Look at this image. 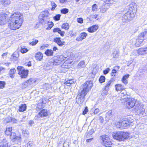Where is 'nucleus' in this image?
Masks as SVG:
<instances>
[{
	"label": "nucleus",
	"mask_w": 147,
	"mask_h": 147,
	"mask_svg": "<svg viewBox=\"0 0 147 147\" xmlns=\"http://www.w3.org/2000/svg\"><path fill=\"white\" fill-rule=\"evenodd\" d=\"M136 5L134 3H131L129 5L128 7V11L130 12H133L134 13L136 11Z\"/></svg>",
	"instance_id": "6ab92c4d"
},
{
	"label": "nucleus",
	"mask_w": 147,
	"mask_h": 147,
	"mask_svg": "<svg viewBox=\"0 0 147 147\" xmlns=\"http://www.w3.org/2000/svg\"><path fill=\"white\" fill-rule=\"evenodd\" d=\"M105 77L104 76H101L99 79V81L100 83H102L105 82Z\"/></svg>",
	"instance_id": "c03bdc74"
},
{
	"label": "nucleus",
	"mask_w": 147,
	"mask_h": 147,
	"mask_svg": "<svg viewBox=\"0 0 147 147\" xmlns=\"http://www.w3.org/2000/svg\"><path fill=\"white\" fill-rule=\"evenodd\" d=\"M86 65L85 64L84 61H80L78 65V68H84L86 67Z\"/></svg>",
	"instance_id": "a878e982"
},
{
	"label": "nucleus",
	"mask_w": 147,
	"mask_h": 147,
	"mask_svg": "<svg viewBox=\"0 0 147 147\" xmlns=\"http://www.w3.org/2000/svg\"><path fill=\"white\" fill-rule=\"evenodd\" d=\"M20 51L22 53H24L28 51V50L27 49L22 48L21 49Z\"/></svg>",
	"instance_id": "4d7b16f0"
},
{
	"label": "nucleus",
	"mask_w": 147,
	"mask_h": 147,
	"mask_svg": "<svg viewBox=\"0 0 147 147\" xmlns=\"http://www.w3.org/2000/svg\"><path fill=\"white\" fill-rule=\"evenodd\" d=\"M19 55L17 52H15L12 55V59H17L19 57Z\"/></svg>",
	"instance_id": "e433bc0d"
},
{
	"label": "nucleus",
	"mask_w": 147,
	"mask_h": 147,
	"mask_svg": "<svg viewBox=\"0 0 147 147\" xmlns=\"http://www.w3.org/2000/svg\"><path fill=\"white\" fill-rule=\"evenodd\" d=\"M104 146L106 147H110L112 145V143L111 141V140H109L107 142L103 143Z\"/></svg>",
	"instance_id": "f704fd0d"
},
{
	"label": "nucleus",
	"mask_w": 147,
	"mask_h": 147,
	"mask_svg": "<svg viewBox=\"0 0 147 147\" xmlns=\"http://www.w3.org/2000/svg\"><path fill=\"white\" fill-rule=\"evenodd\" d=\"M100 138L102 140L103 143L107 142L108 141L110 140V139L107 136L105 135L101 136L100 137Z\"/></svg>",
	"instance_id": "4be33fe9"
},
{
	"label": "nucleus",
	"mask_w": 147,
	"mask_h": 147,
	"mask_svg": "<svg viewBox=\"0 0 147 147\" xmlns=\"http://www.w3.org/2000/svg\"><path fill=\"white\" fill-rule=\"evenodd\" d=\"M64 60L63 55H59L54 57L51 62L53 65H60Z\"/></svg>",
	"instance_id": "423d86ee"
},
{
	"label": "nucleus",
	"mask_w": 147,
	"mask_h": 147,
	"mask_svg": "<svg viewBox=\"0 0 147 147\" xmlns=\"http://www.w3.org/2000/svg\"><path fill=\"white\" fill-rule=\"evenodd\" d=\"M3 1L4 2L5 4H8L10 3L9 0H3Z\"/></svg>",
	"instance_id": "69168bd1"
},
{
	"label": "nucleus",
	"mask_w": 147,
	"mask_h": 147,
	"mask_svg": "<svg viewBox=\"0 0 147 147\" xmlns=\"http://www.w3.org/2000/svg\"><path fill=\"white\" fill-rule=\"evenodd\" d=\"M114 0H105V2L107 4L112 3L113 2Z\"/></svg>",
	"instance_id": "e2e57ef3"
},
{
	"label": "nucleus",
	"mask_w": 147,
	"mask_h": 147,
	"mask_svg": "<svg viewBox=\"0 0 147 147\" xmlns=\"http://www.w3.org/2000/svg\"><path fill=\"white\" fill-rule=\"evenodd\" d=\"M53 32H57L62 36H64L65 33V32L61 31L60 29L58 28H54L53 30Z\"/></svg>",
	"instance_id": "aec40b11"
},
{
	"label": "nucleus",
	"mask_w": 147,
	"mask_h": 147,
	"mask_svg": "<svg viewBox=\"0 0 147 147\" xmlns=\"http://www.w3.org/2000/svg\"><path fill=\"white\" fill-rule=\"evenodd\" d=\"M35 57L37 60L41 61L43 57V55L40 52H39L36 54Z\"/></svg>",
	"instance_id": "5701e85b"
},
{
	"label": "nucleus",
	"mask_w": 147,
	"mask_h": 147,
	"mask_svg": "<svg viewBox=\"0 0 147 147\" xmlns=\"http://www.w3.org/2000/svg\"><path fill=\"white\" fill-rule=\"evenodd\" d=\"M38 40L37 39H33V41L32 42H30L29 44L32 45V46L35 45L38 42Z\"/></svg>",
	"instance_id": "ea45409f"
},
{
	"label": "nucleus",
	"mask_w": 147,
	"mask_h": 147,
	"mask_svg": "<svg viewBox=\"0 0 147 147\" xmlns=\"http://www.w3.org/2000/svg\"><path fill=\"white\" fill-rule=\"evenodd\" d=\"M17 121H18L16 119L14 118L11 117V122L13 123H17Z\"/></svg>",
	"instance_id": "13d9d810"
},
{
	"label": "nucleus",
	"mask_w": 147,
	"mask_h": 147,
	"mask_svg": "<svg viewBox=\"0 0 147 147\" xmlns=\"http://www.w3.org/2000/svg\"><path fill=\"white\" fill-rule=\"evenodd\" d=\"M49 25V28L50 29L53 26V23L51 21H49L47 23Z\"/></svg>",
	"instance_id": "5fc2aeb1"
},
{
	"label": "nucleus",
	"mask_w": 147,
	"mask_h": 147,
	"mask_svg": "<svg viewBox=\"0 0 147 147\" xmlns=\"http://www.w3.org/2000/svg\"><path fill=\"white\" fill-rule=\"evenodd\" d=\"M47 18V17L46 16V15L45 12H42L39 16V18L42 19V20H43V22H44L45 23L47 22V21H46L45 20V19Z\"/></svg>",
	"instance_id": "412c9836"
},
{
	"label": "nucleus",
	"mask_w": 147,
	"mask_h": 147,
	"mask_svg": "<svg viewBox=\"0 0 147 147\" xmlns=\"http://www.w3.org/2000/svg\"><path fill=\"white\" fill-rule=\"evenodd\" d=\"M98 8V6L96 4H94L92 6V10L93 11H96Z\"/></svg>",
	"instance_id": "8fccbe9b"
},
{
	"label": "nucleus",
	"mask_w": 147,
	"mask_h": 147,
	"mask_svg": "<svg viewBox=\"0 0 147 147\" xmlns=\"http://www.w3.org/2000/svg\"><path fill=\"white\" fill-rule=\"evenodd\" d=\"M48 115V112L47 110L43 109L37 115V117H46Z\"/></svg>",
	"instance_id": "9b49d317"
},
{
	"label": "nucleus",
	"mask_w": 147,
	"mask_h": 147,
	"mask_svg": "<svg viewBox=\"0 0 147 147\" xmlns=\"http://www.w3.org/2000/svg\"><path fill=\"white\" fill-rule=\"evenodd\" d=\"M113 56L114 58H117L119 56V52L118 51H115L113 54Z\"/></svg>",
	"instance_id": "79ce46f5"
},
{
	"label": "nucleus",
	"mask_w": 147,
	"mask_h": 147,
	"mask_svg": "<svg viewBox=\"0 0 147 147\" xmlns=\"http://www.w3.org/2000/svg\"><path fill=\"white\" fill-rule=\"evenodd\" d=\"M5 84L6 83L5 82L0 81V89H2L4 88Z\"/></svg>",
	"instance_id": "37998d69"
},
{
	"label": "nucleus",
	"mask_w": 147,
	"mask_h": 147,
	"mask_svg": "<svg viewBox=\"0 0 147 147\" xmlns=\"http://www.w3.org/2000/svg\"><path fill=\"white\" fill-rule=\"evenodd\" d=\"M112 111L111 110L108 111L106 114L105 120L108 121L111 117Z\"/></svg>",
	"instance_id": "bb28decb"
},
{
	"label": "nucleus",
	"mask_w": 147,
	"mask_h": 147,
	"mask_svg": "<svg viewBox=\"0 0 147 147\" xmlns=\"http://www.w3.org/2000/svg\"><path fill=\"white\" fill-rule=\"evenodd\" d=\"M112 136L115 139L123 141L129 138V134L127 132L119 131L113 133Z\"/></svg>",
	"instance_id": "f03ea898"
},
{
	"label": "nucleus",
	"mask_w": 147,
	"mask_h": 147,
	"mask_svg": "<svg viewBox=\"0 0 147 147\" xmlns=\"http://www.w3.org/2000/svg\"><path fill=\"white\" fill-rule=\"evenodd\" d=\"M137 53L139 55H142L146 54V49L145 48H140L137 51Z\"/></svg>",
	"instance_id": "b1692460"
},
{
	"label": "nucleus",
	"mask_w": 147,
	"mask_h": 147,
	"mask_svg": "<svg viewBox=\"0 0 147 147\" xmlns=\"http://www.w3.org/2000/svg\"><path fill=\"white\" fill-rule=\"evenodd\" d=\"M130 123L129 119H125L124 120L121 122L120 121L119 123L122 127H125L129 125Z\"/></svg>",
	"instance_id": "f8f14e48"
},
{
	"label": "nucleus",
	"mask_w": 147,
	"mask_h": 147,
	"mask_svg": "<svg viewBox=\"0 0 147 147\" xmlns=\"http://www.w3.org/2000/svg\"><path fill=\"white\" fill-rule=\"evenodd\" d=\"M61 27L65 30H67L69 28V26L68 23H64L63 24Z\"/></svg>",
	"instance_id": "c9c22d12"
},
{
	"label": "nucleus",
	"mask_w": 147,
	"mask_h": 147,
	"mask_svg": "<svg viewBox=\"0 0 147 147\" xmlns=\"http://www.w3.org/2000/svg\"><path fill=\"white\" fill-rule=\"evenodd\" d=\"M26 106L25 104H23L19 106V111L20 112H23L26 110Z\"/></svg>",
	"instance_id": "c85d7f7f"
},
{
	"label": "nucleus",
	"mask_w": 147,
	"mask_h": 147,
	"mask_svg": "<svg viewBox=\"0 0 147 147\" xmlns=\"http://www.w3.org/2000/svg\"><path fill=\"white\" fill-rule=\"evenodd\" d=\"M98 28L97 25H93L89 27L88 29V31L90 32H93L96 31L98 29Z\"/></svg>",
	"instance_id": "f3484780"
},
{
	"label": "nucleus",
	"mask_w": 147,
	"mask_h": 147,
	"mask_svg": "<svg viewBox=\"0 0 147 147\" xmlns=\"http://www.w3.org/2000/svg\"><path fill=\"white\" fill-rule=\"evenodd\" d=\"M147 38V32L145 31L141 33L136 40L135 45L137 47L140 46V44L143 42L144 39Z\"/></svg>",
	"instance_id": "39448f33"
},
{
	"label": "nucleus",
	"mask_w": 147,
	"mask_h": 147,
	"mask_svg": "<svg viewBox=\"0 0 147 147\" xmlns=\"http://www.w3.org/2000/svg\"><path fill=\"white\" fill-rule=\"evenodd\" d=\"M10 136V138L11 139H14L15 140H16L17 137L16 136V134L15 133H12Z\"/></svg>",
	"instance_id": "a19ab883"
},
{
	"label": "nucleus",
	"mask_w": 147,
	"mask_h": 147,
	"mask_svg": "<svg viewBox=\"0 0 147 147\" xmlns=\"http://www.w3.org/2000/svg\"><path fill=\"white\" fill-rule=\"evenodd\" d=\"M99 120L100 123H102L104 121V119L103 117L100 116L99 117Z\"/></svg>",
	"instance_id": "774afa93"
},
{
	"label": "nucleus",
	"mask_w": 147,
	"mask_h": 147,
	"mask_svg": "<svg viewBox=\"0 0 147 147\" xmlns=\"http://www.w3.org/2000/svg\"><path fill=\"white\" fill-rule=\"evenodd\" d=\"M10 146L8 142L5 139H4L3 141L0 143V147H10Z\"/></svg>",
	"instance_id": "4468645a"
},
{
	"label": "nucleus",
	"mask_w": 147,
	"mask_h": 147,
	"mask_svg": "<svg viewBox=\"0 0 147 147\" xmlns=\"http://www.w3.org/2000/svg\"><path fill=\"white\" fill-rule=\"evenodd\" d=\"M124 15L128 17V19L129 20H131L134 16V14L133 12H131L128 11L125 13Z\"/></svg>",
	"instance_id": "dca6fc26"
},
{
	"label": "nucleus",
	"mask_w": 147,
	"mask_h": 147,
	"mask_svg": "<svg viewBox=\"0 0 147 147\" xmlns=\"http://www.w3.org/2000/svg\"><path fill=\"white\" fill-rule=\"evenodd\" d=\"M16 71V70L14 68L10 69L9 72V76L12 78H13L14 77L13 74H14Z\"/></svg>",
	"instance_id": "473e14b6"
},
{
	"label": "nucleus",
	"mask_w": 147,
	"mask_h": 147,
	"mask_svg": "<svg viewBox=\"0 0 147 147\" xmlns=\"http://www.w3.org/2000/svg\"><path fill=\"white\" fill-rule=\"evenodd\" d=\"M86 95L81 92L77 96L76 102L79 105L81 104L83 102L84 97Z\"/></svg>",
	"instance_id": "0eeeda50"
},
{
	"label": "nucleus",
	"mask_w": 147,
	"mask_h": 147,
	"mask_svg": "<svg viewBox=\"0 0 147 147\" xmlns=\"http://www.w3.org/2000/svg\"><path fill=\"white\" fill-rule=\"evenodd\" d=\"M9 20L10 23L8 25L10 28L15 30L19 28L23 21V15L19 12L14 13L11 16Z\"/></svg>",
	"instance_id": "f257e3e1"
},
{
	"label": "nucleus",
	"mask_w": 147,
	"mask_h": 147,
	"mask_svg": "<svg viewBox=\"0 0 147 147\" xmlns=\"http://www.w3.org/2000/svg\"><path fill=\"white\" fill-rule=\"evenodd\" d=\"M113 79H111L109 81L107 82V84L105 86V89H109V87L111 85V83L113 82Z\"/></svg>",
	"instance_id": "72a5a7b5"
},
{
	"label": "nucleus",
	"mask_w": 147,
	"mask_h": 147,
	"mask_svg": "<svg viewBox=\"0 0 147 147\" xmlns=\"http://www.w3.org/2000/svg\"><path fill=\"white\" fill-rule=\"evenodd\" d=\"M24 69V68L23 67L18 66L17 67V69L18 71H21L22 70H23Z\"/></svg>",
	"instance_id": "0e129e2a"
},
{
	"label": "nucleus",
	"mask_w": 147,
	"mask_h": 147,
	"mask_svg": "<svg viewBox=\"0 0 147 147\" xmlns=\"http://www.w3.org/2000/svg\"><path fill=\"white\" fill-rule=\"evenodd\" d=\"M36 81V80L34 78H31L27 81H26L27 82L28 85H31L32 84L34 83Z\"/></svg>",
	"instance_id": "2f4dec72"
},
{
	"label": "nucleus",
	"mask_w": 147,
	"mask_h": 147,
	"mask_svg": "<svg viewBox=\"0 0 147 147\" xmlns=\"http://www.w3.org/2000/svg\"><path fill=\"white\" fill-rule=\"evenodd\" d=\"M87 34L85 32L81 33L80 34V37H81L82 39L83 40L85 39L86 37Z\"/></svg>",
	"instance_id": "58836bf2"
},
{
	"label": "nucleus",
	"mask_w": 147,
	"mask_h": 147,
	"mask_svg": "<svg viewBox=\"0 0 147 147\" xmlns=\"http://www.w3.org/2000/svg\"><path fill=\"white\" fill-rule=\"evenodd\" d=\"M46 101L45 98H41L38 101L37 107L41 109L44 107V105L46 104Z\"/></svg>",
	"instance_id": "9d476101"
},
{
	"label": "nucleus",
	"mask_w": 147,
	"mask_h": 147,
	"mask_svg": "<svg viewBox=\"0 0 147 147\" xmlns=\"http://www.w3.org/2000/svg\"><path fill=\"white\" fill-rule=\"evenodd\" d=\"M135 110L137 112V113H143L144 112L145 109L143 108V106L140 103H137L134 106Z\"/></svg>",
	"instance_id": "6e6552de"
},
{
	"label": "nucleus",
	"mask_w": 147,
	"mask_h": 147,
	"mask_svg": "<svg viewBox=\"0 0 147 147\" xmlns=\"http://www.w3.org/2000/svg\"><path fill=\"white\" fill-rule=\"evenodd\" d=\"M60 14L57 15L54 17V19L55 20H60Z\"/></svg>",
	"instance_id": "6e6d98bb"
},
{
	"label": "nucleus",
	"mask_w": 147,
	"mask_h": 147,
	"mask_svg": "<svg viewBox=\"0 0 147 147\" xmlns=\"http://www.w3.org/2000/svg\"><path fill=\"white\" fill-rule=\"evenodd\" d=\"M12 130L11 127H7L5 131V134L7 136H10L12 133L11 132Z\"/></svg>",
	"instance_id": "cd10ccee"
},
{
	"label": "nucleus",
	"mask_w": 147,
	"mask_h": 147,
	"mask_svg": "<svg viewBox=\"0 0 147 147\" xmlns=\"http://www.w3.org/2000/svg\"><path fill=\"white\" fill-rule=\"evenodd\" d=\"M83 19L82 18H78L77 20V22L80 23H82L83 22Z\"/></svg>",
	"instance_id": "680f3d73"
},
{
	"label": "nucleus",
	"mask_w": 147,
	"mask_h": 147,
	"mask_svg": "<svg viewBox=\"0 0 147 147\" xmlns=\"http://www.w3.org/2000/svg\"><path fill=\"white\" fill-rule=\"evenodd\" d=\"M11 117H9L5 118L4 120V122L5 123H7L11 122Z\"/></svg>",
	"instance_id": "09e8293b"
},
{
	"label": "nucleus",
	"mask_w": 147,
	"mask_h": 147,
	"mask_svg": "<svg viewBox=\"0 0 147 147\" xmlns=\"http://www.w3.org/2000/svg\"><path fill=\"white\" fill-rule=\"evenodd\" d=\"M129 76V74L125 75L122 79L121 81L125 85H126L127 83V80Z\"/></svg>",
	"instance_id": "393cba45"
},
{
	"label": "nucleus",
	"mask_w": 147,
	"mask_h": 147,
	"mask_svg": "<svg viewBox=\"0 0 147 147\" xmlns=\"http://www.w3.org/2000/svg\"><path fill=\"white\" fill-rule=\"evenodd\" d=\"M28 84L27 82H25L23 83L21 85V87L22 89H24L28 86Z\"/></svg>",
	"instance_id": "de8ad7c7"
},
{
	"label": "nucleus",
	"mask_w": 147,
	"mask_h": 147,
	"mask_svg": "<svg viewBox=\"0 0 147 147\" xmlns=\"http://www.w3.org/2000/svg\"><path fill=\"white\" fill-rule=\"evenodd\" d=\"M122 21L123 22H127L129 20L128 19V17L125 16L124 14L122 18Z\"/></svg>",
	"instance_id": "4c0bfd02"
},
{
	"label": "nucleus",
	"mask_w": 147,
	"mask_h": 147,
	"mask_svg": "<svg viewBox=\"0 0 147 147\" xmlns=\"http://www.w3.org/2000/svg\"><path fill=\"white\" fill-rule=\"evenodd\" d=\"M7 15L3 12L0 13V25H3L5 24L7 20Z\"/></svg>",
	"instance_id": "1a4fd4ad"
},
{
	"label": "nucleus",
	"mask_w": 147,
	"mask_h": 147,
	"mask_svg": "<svg viewBox=\"0 0 147 147\" xmlns=\"http://www.w3.org/2000/svg\"><path fill=\"white\" fill-rule=\"evenodd\" d=\"M93 86V82L92 81H87L83 85V90L81 92L86 94L87 93L91 90Z\"/></svg>",
	"instance_id": "7ed1b4c3"
},
{
	"label": "nucleus",
	"mask_w": 147,
	"mask_h": 147,
	"mask_svg": "<svg viewBox=\"0 0 147 147\" xmlns=\"http://www.w3.org/2000/svg\"><path fill=\"white\" fill-rule=\"evenodd\" d=\"M115 90L117 91L123 90L125 89L124 86L121 84H117L115 85Z\"/></svg>",
	"instance_id": "a211bd4d"
},
{
	"label": "nucleus",
	"mask_w": 147,
	"mask_h": 147,
	"mask_svg": "<svg viewBox=\"0 0 147 147\" xmlns=\"http://www.w3.org/2000/svg\"><path fill=\"white\" fill-rule=\"evenodd\" d=\"M94 131L93 129H91L87 133L89 134V135H90V136L93 133H94Z\"/></svg>",
	"instance_id": "338daca9"
},
{
	"label": "nucleus",
	"mask_w": 147,
	"mask_h": 147,
	"mask_svg": "<svg viewBox=\"0 0 147 147\" xmlns=\"http://www.w3.org/2000/svg\"><path fill=\"white\" fill-rule=\"evenodd\" d=\"M60 39V38L56 37L54 39V41L57 43L59 46H61L65 44V42L61 41Z\"/></svg>",
	"instance_id": "2eb2a0df"
},
{
	"label": "nucleus",
	"mask_w": 147,
	"mask_h": 147,
	"mask_svg": "<svg viewBox=\"0 0 147 147\" xmlns=\"http://www.w3.org/2000/svg\"><path fill=\"white\" fill-rule=\"evenodd\" d=\"M107 10V9L105 6L102 7L100 8V11L102 13L105 12Z\"/></svg>",
	"instance_id": "603ef678"
},
{
	"label": "nucleus",
	"mask_w": 147,
	"mask_h": 147,
	"mask_svg": "<svg viewBox=\"0 0 147 147\" xmlns=\"http://www.w3.org/2000/svg\"><path fill=\"white\" fill-rule=\"evenodd\" d=\"M68 9L67 8H63L61 10V13L65 14L68 12Z\"/></svg>",
	"instance_id": "a18cd8bd"
},
{
	"label": "nucleus",
	"mask_w": 147,
	"mask_h": 147,
	"mask_svg": "<svg viewBox=\"0 0 147 147\" xmlns=\"http://www.w3.org/2000/svg\"><path fill=\"white\" fill-rule=\"evenodd\" d=\"M45 54L48 56H53V52L51 50L47 49L45 52Z\"/></svg>",
	"instance_id": "c756f323"
},
{
	"label": "nucleus",
	"mask_w": 147,
	"mask_h": 147,
	"mask_svg": "<svg viewBox=\"0 0 147 147\" xmlns=\"http://www.w3.org/2000/svg\"><path fill=\"white\" fill-rule=\"evenodd\" d=\"M18 74L21 75V77L22 78H26L28 74V71L24 69L21 71H19Z\"/></svg>",
	"instance_id": "ddd939ff"
},
{
	"label": "nucleus",
	"mask_w": 147,
	"mask_h": 147,
	"mask_svg": "<svg viewBox=\"0 0 147 147\" xmlns=\"http://www.w3.org/2000/svg\"><path fill=\"white\" fill-rule=\"evenodd\" d=\"M74 83V81L73 79H71L66 81L64 83L65 85L69 86L70 84Z\"/></svg>",
	"instance_id": "7c9ffc66"
},
{
	"label": "nucleus",
	"mask_w": 147,
	"mask_h": 147,
	"mask_svg": "<svg viewBox=\"0 0 147 147\" xmlns=\"http://www.w3.org/2000/svg\"><path fill=\"white\" fill-rule=\"evenodd\" d=\"M50 87V84L47 83L43 85V88L45 90H47Z\"/></svg>",
	"instance_id": "49530a36"
},
{
	"label": "nucleus",
	"mask_w": 147,
	"mask_h": 147,
	"mask_svg": "<svg viewBox=\"0 0 147 147\" xmlns=\"http://www.w3.org/2000/svg\"><path fill=\"white\" fill-rule=\"evenodd\" d=\"M33 143L32 141H29L27 144V147H33Z\"/></svg>",
	"instance_id": "864d4df0"
},
{
	"label": "nucleus",
	"mask_w": 147,
	"mask_h": 147,
	"mask_svg": "<svg viewBox=\"0 0 147 147\" xmlns=\"http://www.w3.org/2000/svg\"><path fill=\"white\" fill-rule=\"evenodd\" d=\"M108 90V89H106L105 88V89L103 90L101 94L102 96H104L106 95H107V93H108V92H107V90Z\"/></svg>",
	"instance_id": "3c124183"
},
{
	"label": "nucleus",
	"mask_w": 147,
	"mask_h": 147,
	"mask_svg": "<svg viewBox=\"0 0 147 147\" xmlns=\"http://www.w3.org/2000/svg\"><path fill=\"white\" fill-rule=\"evenodd\" d=\"M88 112V107H86L84 110L83 111L82 114L84 115L86 114Z\"/></svg>",
	"instance_id": "052dcab7"
},
{
	"label": "nucleus",
	"mask_w": 147,
	"mask_h": 147,
	"mask_svg": "<svg viewBox=\"0 0 147 147\" xmlns=\"http://www.w3.org/2000/svg\"><path fill=\"white\" fill-rule=\"evenodd\" d=\"M124 104L128 109L133 108L136 104V101L134 99L130 98H125V102Z\"/></svg>",
	"instance_id": "20e7f679"
},
{
	"label": "nucleus",
	"mask_w": 147,
	"mask_h": 147,
	"mask_svg": "<svg viewBox=\"0 0 147 147\" xmlns=\"http://www.w3.org/2000/svg\"><path fill=\"white\" fill-rule=\"evenodd\" d=\"M110 70V69L109 68H107L105 70L103 71L104 74L105 75L107 74L109 71Z\"/></svg>",
	"instance_id": "bf43d9fd"
}]
</instances>
